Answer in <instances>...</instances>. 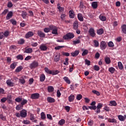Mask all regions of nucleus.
<instances>
[{
    "label": "nucleus",
    "instance_id": "obj_1",
    "mask_svg": "<svg viewBox=\"0 0 126 126\" xmlns=\"http://www.w3.org/2000/svg\"><path fill=\"white\" fill-rule=\"evenodd\" d=\"M15 116H16L17 118H20V117H21V118H26V117H27V110L23 109L20 111V113H16Z\"/></svg>",
    "mask_w": 126,
    "mask_h": 126
},
{
    "label": "nucleus",
    "instance_id": "obj_2",
    "mask_svg": "<svg viewBox=\"0 0 126 126\" xmlns=\"http://www.w3.org/2000/svg\"><path fill=\"white\" fill-rule=\"evenodd\" d=\"M45 72L46 73H48V74H52V75H57V74H58V73H60V71L56 70L55 71H52L49 69V68L45 67L44 68Z\"/></svg>",
    "mask_w": 126,
    "mask_h": 126
},
{
    "label": "nucleus",
    "instance_id": "obj_3",
    "mask_svg": "<svg viewBox=\"0 0 126 126\" xmlns=\"http://www.w3.org/2000/svg\"><path fill=\"white\" fill-rule=\"evenodd\" d=\"M74 38V34L71 32H68L63 36L64 40H69V39H73Z\"/></svg>",
    "mask_w": 126,
    "mask_h": 126
},
{
    "label": "nucleus",
    "instance_id": "obj_4",
    "mask_svg": "<svg viewBox=\"0 0 126 126\" xmlns=\"http://www.w3.org/2000/svg\"><path fill=\"white\" fill-rule=\"evenodd\" d=\"M107 48V43L105 42V41H101L100 43V49L102 50V51H104L106 50Z\"/></svg>",
    "mask_w": 126,
    "mask_h": 126
},
{
    "label": "nucleus",
    "instance_id": "obj_5",
    "mask_svg": "<svg viewBox=\"0 0 126 126\" xmlns=\"http://www.w3.org/2000/svg\"><path fill=\"white\" fill-rule=\"evenodd\" d=\"M89 33L90 35L93 38H94V37L96 36V33H95V30H94V29L93 28H91L89 29Z\"/></svg>",
    "mask_w": 126,
    "mask_h": 126
},
{
    "label": "nucleus",
    "instance_id": "obj_6",
    "mask_svg": "<svg viewBox=\"0 0 126 126\" xmlns=\"http://www.w3.org/2000/svg\"><path fill=\"white\" fill-rule=\"evenodd\" d=\"M40 97V94L39 93H34L32 94L31 96V98L32 99H39Z\"/></svg>",
    "mask_w": 126,
    "mask_h": 126
},
{
    "label": "nucleus",
    "instance_id": "obj_7",
    "mask_svg": "<svg viewBox=\"0 0 126 126\" xmlns=\"http://www.w3.org/2000/svg\"><path fill=\"white\" fill-rule=\"evenodd\" d=\"M38 65L39 63H38V62L34 61L31 64L30 68H31V69H32L33 68L37 67V66H38Z\"/></svg>",
    "mask_w": 126,
    "mask_h": 126
},
{
    "label": "nucleus",
    "instance_id": "obj_8",
    "mask_svg": "<svg viewBox=\"0 0 126 126\" xmlns=\"http://www.w3.org/2000/svg\"><path fill=\"white\" fill-rule=\"evenodd\" d=\"M37 34L40 38H45V37H46V34L41 31H38Z\"/></svg>",
    "mask_w": 126,
    "mask_h": 126
},
{
    "label": "nucleus",
    "instance_id": "obj_9",
    "mask_svg": "<svg viewBox=\"0 0 126 126\" xmlns=\"http://www.w3.org/2000/svg\"><path fill=\"white\" fill-rule=\"evenodd\" d=\"M34 35V33H33L32 32H28L26 35H25V37L26 39H29L30 37H32V36Z\"/></svg>",
    "mask_w": 126,
    "mask_h": 126
},
{
    "label": "nucleus",
    "instance_id": "obj_10",
    "mask_svg": "<svg viewBox=\"0 0 126 126\" xmlns=\"http://www.w3.org/2000/svg\"><path fill=\"white\" fill-rule=\"evenodd\" d=\"M12 16H13V12L12 11L9 12L6 16V20H9V19L11 18Z\"/></svg>",
    "mask_w": 126,
    "mask_h": 126
},
{
    "label": "nucleus",
    "instance_id": "obj_11",
    "mask_svg": "<svg viewBox=\"0 0 126 126\" xmlns=\"http://www.w3.org/2000/svg\"><path fill=\"white\" fill-rule=\"evenodd\" d=\"M77 18L79 21H81V22H83L84 21V19L83 18V16L82 15V14L81 13H78L77 14Z\"/></svg>",
    "mask_w": 126,
    "mask_h": 126
},
{
    "label": "nucleus",
    "instance_id": "obj_12",
    "mask_svg": "<svg viewBox=\"0 0 126 126\" xmlns=\"http://www.w3.org/2000/svg\"><path fill=\"white\" fill-rule=\"evenodd\" d=\"M69 15L70 18H74L75 14H74V11L73 10L69 11Z\"/></svg>",
    "mask_w": 126,
    "mask_h": 126
},
{
    "label": "nucleus",
    "instance_id": "obj_13",
    "mask_svg": "<svg viewBox=\"0 0 126 126\" xmlns=\"http://www.w3.org/2000/svg\"><path fill=\"white\" fill-rule=\"evenodd\" d=\"M39 49L41 51H47L48 47L45 44H41L39 47Z\"/></svg>",
    "mask_w": 126,
    "mask_h": 126
},
{
    "label": "nucleus",
    "instance_id": "obj_14",
    "mask_svg": "<svg viewBox=\"0 0 126 126\" xmlns=\"http://www.w3.org/2000/svg\"><path fill=\"white\" fill-rule=\"evenodd\" d=\"M60 59H61V54L59 53L58 54H57V55H56L54 58V62H55V63H58V62L60 61Z\"/></svg>",
    "mask_w": 126,
    "mask_h": 126
},
{
    "label": "nucleus",
    "instance_id": "obj_15",
    "mask_svg": "<svg viewBox=\"0 0 126 126\" xmlns=\"http://www.w3.org/2000/svg\"><path fill=\"white\" fill-rule=\"evenodd\" d=\"M6 83L8 86H10V87H13V86H14V84L12 83L10 80H7Z\"/></svg>",
    "mask_w": 126,
    "mask_h": 126
},
{
    "label": "nucleus",
    "instance_id": "obj_16",
    "mask_svg": "<svg viewBox=\"0 0 126 126\" xmlns=\"http://www.w3.org/2000/svg\"><path fill=\"white\" fill-rule=\"evenodd\" d=\"M118 118L121 122H125L126 119V115H125V117L123 116V115H118Z\"/></svg>",
    "mask_w": 126,
    "mask_h": 126
},
{
    "label": "nucleus",
    "instance_id": "obj_17",
    "mask_svg": "<svg viewBox=\"0 0 126 126\" xmlns=\"http://www.w3.org/2000/svg\"><path fill=\"white\" fill-rule=\"evenodd\" d=\"M73 26L74 30L78 29V27H79L78 25V21H75L73 23Z\"/></svg>",
    "mask_w": 126,
    "mask_h": 126
},
{
    "label": "nucleus",
    "instance_id": "obj_18",
    "mask_svg": "<svg viewBox=\"0 0 126 126\" xmlns=\"http://www.w3.org/2000/svg\"><path fill=\"white\" fill-rule=\"evenodd\" d=\"M47 101L48 103H55V102H56V100L55 99V98L52 97H48Z\"/></svg>",
    "mask_w": 126,
    "mask_h": 126
},
{
    "label": "nucleus",
    "instance_id": "obj_19",
    "mask_svg": "<svg viewBox=\"0 0 126 126\" xmlns=\"http://www.w3.org/2000/svg\"><path fill=\"white\" fill-rule=\"evenodd\" d=\"M117 105H118V103H117V102L115 100L110 101L109 104V106H111V107H113V106H114L115 107H116Z\"/></svg>",
    "mask_w": 126,
    "mask_h": 126
},
{
    "label": "nucleus",
    "instance_id": "obj_20",
    "mask_svg": "<svg viewBox=\"0 0 126 126\" xmlns=\"http://www.w3.org/2000/svg\"><path fill=\"white\" fill-rule=\"evenodd\" d=\"M33 52V49L31 48H25V50L24 53H26L27 54H31Z\"/></svg>",
    "mask_w": 126,
    "mask_h": 126
},
{
    "label": "nucleus",
    "instance_id": "obj_21",
    "mask_svg": "<svg viewBox=\"0 0 126 126\" xmlns=\"http://www.w3.org/2000/svg\"><path fill=\"white\" fill-rule=\"evenodd\" d=\"M58 9H59V11L60 12H63V11H64V8L61 6V4L58 3L57 4Z\"/></svg>",
    "mask_w": 126,
    "mask_h": 126
},
{
    "label": "nucleus",
    "instance_id": "obj_22",
    "mask_svg": "<svg viewBox=\"0 0 126 126\" xmlns=\"http://www.w3.org/2000/svg\"><path fill=\"white\" fill-rule=\"evenodd\" d=\"M96 33L97 35H102V34L104 33V29L102 28L99 29L97 30Z\"/></svg>",
    "mask_w": 126,
    "mask_h": 126
},
{
    "label": "nucleus",
    "instance_id": "obj_23",
    "mask_svg": "<svg viewBox=\"0 0 126 126\" xmlns=\"http://www.w3.org/2000/svg\"><path fill=\"white\" fill-rule=\"evenodd\" d=\"M99 18L100 19V20H101V21H106L107 20V18H106V17L105 16H103L102 15V14H101L99 16Z\"/></svg>",
    "mask_w": 126,
    "mask_h": 126
},
{
    "label": "nucleus",
    "instance_id": "obj_24",
    "mask_svg": "<svg viewBox=\"0 0 126 126\" xmlns=\"http://www.w3.org/2000/svg\"><path fill=\"white\" fill-rule=\"evenodd\" d=\"M104 61L106 64H110V63H111V59L108 57H106L104 58Z\"/></svg>",
    "mask_w": 126,
    "mask_h": 126
},
{
    "label": "nucleus",
    "instance_id": "obj_25",
    "mask_svg": "<svg viewBox=\"0 0 126 126\" xmlns=\"http://www.w3.org/2000/svg\"><path fill=\"white\" fill-rule=\"evenodd\" d=\"M79 54V51L76 50L74 52L71 53V55L72 57H76L77 56H78Z\"/></svg>",
    "mask_w": 126,
    "mask_h": 126
},
{
    "label": "nucleus",
    "instance_id": "obj_26",
    "mask_svg": "<svg viewBox=\"0 0 126 126\" xmlns=\"http://www.w3.org/2000/svg\"><path fill=\"white\" fill-rule=\"evenodd\" d=\"M23 107H24V106L22 105V104L21 103L16 106V110H17V111H19L20 110H22V109H23Z\"/></svg>",
    "mask_w": 126,
    "mask_h": 126
},
{
    "label": "nucleus",
    "instance_id": "obj_27",
    "mask_svg": "<svg viewBox=\"0 0 126 126\" xmlns=\"http://www.w3.org/2000/svg\"><path fill=\"white\" fill-rule=\"evenodd\" d=\"M118 67L120 70H123L124 69V65H123V63L121 62H119L118 63Z\"/></svg>",
    "mask_w": 126,
    "mask_h": 126
},
{
    "label": "nucleus",
    "instance_id": "obj_28",
    "mask_svg": "<svg viewBox=\"0 0 126 126\" xmlns=\"http://www.w3.org/2000/svg\"><path fill=\"white\" fill-rule=\"evenodd\" d=\"M75 98V96H74V95L71 94L68 97V101L69 102H73L74 100V98Z\"/></svg>",
    "mask_w": 126,
    "mask_h": 126
},
{
    "label": "nucleus",
    "instance_id": "obj_29",
    "mask_svg": "<svg viewBox=\"0 0 126 126\" xmlns=\"http://www.w3.org/2000/svg\"><path fill=\"white\" fill-rule=\"evenodd\" d=\"M92 6L94 9L97 8V7H98V3H97V1L93 2L92 3Z\"/></svg>",
    "mask_w": 126,
    "mask_h": 126
},
{
    "label": "nucleus",
    "instance_id": "obj_30",
    "mask_svg": "<svg viewBox=\"0 0 126 126\" xmlns=\"http://www.w3.org/2000/svg\"><path fill=\"white\" fill-rule=\"evenodd\" d=\"M45 79H46V76H45V74H42L40 75V81L41 82H44V81H45Z\"/></svg>",
    "mask_w": 126,
    "mask_h": 126
},
{
    "label": "nucleus",
    "instance_id": "obj_31",
    "mask_svg": "<svg viewBox=\"0 0 126 126\" xmlns=\"http://www.w3.org/2000/svg\"><path fill=\"white\" fill-rule=\"evenodd\" d=\"M23 69V67L22 66H19L16 68L15 69V72H20Z\"/></svg>",
    "mask_w": 126,
    "mask_h": 126
},
{
    "label": "nucleus",
    "instance_id": "obj_32",
    "mask_svg": "<svg viewBox=\"0 0 126 126\" xmlns=\"http://www.w3.org/2000/svg\"><path fill=\"white\" fill-rule=\"evenodd\" d=\"M63 79L67 84H70V80H69L68 77L65 76L63 78Z\"/></svg>",
    "mask_w": 126,
    "mask_h": 126
},
{
    "label": "nucleus",
    "instance_id": "obj_33",
    "mask_svg": "<svg viewBox=\"0 0 126 126\" xmlns=\"http://www.w3.org/2000/svg\"><path fill=\"white\" fill-rule=\"evenodd\" d=\"M108 71H109V72H110V73H111V74H113V73H114L115 71H116V69H115V68L113 67H111L109 68Z\"/></svg>",
    "mask_w": 126,
    "mask_h": 126
},
{
    "label": "nucleus",
    "instance_id": "obj_34",
    "mask_svg": "<svg viewBox=\"0 0 126 126\" xmlns=\"http://www.w3.org/2000/svg\"><path fill=\"white\" fill-rule=\"evenodd\" d=\"M47 90L48 92H54V87L52 86H48Z\"/></svg>",
    "mask_w": 126,
    "mask_h": 126
},
{
    "label": "nucleus",
    "instance_id": "obj_35",
    "mask_svg": "<svg viewBox=\"0 0 126 126\" xmlns=\"http://www.w3.org/2000/svg\"><path fill=\"white\" fill-rule=\"evenodd\" d=\"M94 47L95 48H98L99 47V41L97 40H94Z\"/></svg>",
    "mask_w": 126,
    "mask_h": 126
},
{
    "label": "nucleus",
    "instance_id": "obj_36",
    "mask_svg": "<svg viewBox=\"0 0 126 126\" xmlns=\"http://www.w3.org/2000/svg\"><path fill=\"white\" fill-rule=\"evenodd\" d=\"M18 43L20 44V45H23V44L25 43V40H24V39L21 38L18 40Z\"/></svg>",
    "mask_w": 126,
    "mask_h": 126
},
{
    "label": "nucleus",
    "instance_id": "obj_37",
    "mask_svg": "<svg viewBox=\"0 0 126 126\" xmlns=\"http://www.w3.org/2000/svg\"><path fill=\"white\" fill-rule=\"evenodd\" d=\"M122 31L124 34H126V25H123L122 26Z\"/></svg>",
    "mask_w": 126,
    "mask_h": 126
},
{
    "label": "nucleus",
    "instance_id": "obj_38",
    "mask_svg": "<svg viewBox=\"0 0 126 126\" xmlns=\"http://www.w3.org/2000/svg\"><path fill=\"white\" fill-rule=\"evenodd\" d=\"M16 65H17V64L16 63H13L11 64L10 67L11 68V69H14V68L16 67Z\"/></svg>",
    "mask_w": 126,
    "mask_h": 126
},
{
    "label": "nucleus",
    "instance_id": "obj_39",
    "mask_svg": "<svg viewBox=\"0 0 126 126\" xmlns=\"http://www.w3.org/2000/svg\"><path fill=\"white\" fill-rule=\"evenodd\" d=\"M58 124L60 125V126H63L64 124H65V120L64 119H62L59 121Z\"/></svg>",
    "mask_w": 126,
    "mask_h": 126
},
{
    "label": "nucleus",
    "instance_id": "obj_40",
    "mask_svg": "<svg viewBox=\"0 0 126 126\" xmlns=\"http://www.w3.org/2000/svg\"><path fill=\"white\" fill-rule=\"evenodd\" d=\"M16 59H17V60H20V61H23V55L20 54L19 55H17L16 56Z\"/></svg>",
    "mask_w": 126,
    "mask_h": 126
},
{
    "label": "nucleus",
    "instance_id": "obj_41",
    "mask_svg": "<svg viewBox=\"0 0 126 126\" xmlns=\"http://www.w3.org/2000/svg\"><path fill=\"white\" fill-rule=\"evenodd\" d=\"M40 116L41 119H42V120H45V119H46V114H45V112H41Z\"/></svg>",
    "mask_w": 126,
    "mask_h": 126
},
{
    "label": "nucleus",
    "instance_id": "obj_42",
    "mask_svg": "<svg viewBox=\"0 0 126 126\" xmlns=\"http://www.w3.org/2000/svg\"><path fill=\"white\" fill-rule=\"evenodd\" d=\"M28 102L27 99H23L22 102H21V104L22 106H24V105L26 104V103Z\"/></svg>",
    "mask_w": 126,
    "mask_h": 126
},
{
    "label": "nucleus",
    "instance_id": "obj_43",
    "mask_svg": "<svg viewBox=\"0 0 126 126\" xmlns=\"http://www.w3.org/2000/svg\"><path fill=\"white\" fill-rule=\"evenodd\" d=\"M88 53H89L88 50L85 49V50L83 52V53H82V56L83 57H84V56H87V55H88Z\"/></svg>",
    "mask_w": 126,
    "mask_h": 126
},
{
    "label": "nucleus",
    "instance_id": "obj_44",
    "mask_svg": "<svg viewBox=\"0 0 126 126\" xmlns=\"http://www.w3.org/2000/svg\"><path fill=\"white\" fill-rule=\"evenodd\" d=\"M22 79H19V82L21 83V84H25V79H24L23 77H21Z\"/></svg>",
    "mask_w": 126,
    "mask_h": 126
},
{
    "label": "nucleus",
    "instance_id": "obj_45",
    "mask_svg": "<svg viewBox=\"0 0 126 126\" xmlns=\"http://www.w3.org/2000/svg\"><path fill=\"white\" fill-rule=\"evenodd\" d=\"M108 121L109 122V123H117V120H116V119H115L109 118Z\"/></svg>",
    "mask_w": 126,
    "mask_h": 126
},
{
    "label": "nucleus",
    "instance_id": "obj_46",
    "mask_svg": "<svg viewBox=\"0 0 126 126\" xmlns=\"http://www.w3.org/2000/svg\"><path fill=\"white\" fill-rule=\"evenodd\" d=\"M15 101L17 102V103H20L22 101V98L21 97H17L15 98Z\"/></svg>",
    "mask_w": 126,
    "mask_h": 126
},
{
    "label": "nucleus",
    "instance_id": "obj_47",
    "mask_svg": "<svg viewBox=\"0 0 126 126\" xmlns=\"http://www.w3.org/2000/svg\"><path fill=\"white\" fill-rule=\"evenodd\" d=\"M10 22H11V23H12L13 25H16V24H17V22L14 19H11L10 20Z\"/></svg>",
    "mask_w": 126,
    "mask_h": 126
},
{
    "label": "nucleus",
    "instance_id": "obj_48",
    "mask_svg": "<svg viewBox=\"0 0 126 126\" xmlns=\"http://www.w3.org/2000/svg\"><path fill=\"white\" fill-rule=\"evenodd\" d=\"M0 119L2 121H6V117L5 116H3L2 114H0Z\"/></svg>",
    "mask_w": 126,
    "mask_h": 126
},
{
    "label": "nucleus",
    "instance_id": "obj_49",
    "mask_svg": "<svg viewBox=\"0 0 126 126\" xmlns=\"http://www.w3.org/2000/svg\"><path fill=\"white\" fill-rule=\"evenodd\" d=\"M94 70H95L96 71H99L100 70V67L97 65H95L94 66Z\"/></svg>",
    "mask_w": 126,
    "mask_h": 126
},
{
    "label": "nucleus",
    "instance_id": "obj_50",
    "mask_svg": "<svg viewBox=\"0 0 126 126\" xmlns=\"http://www.w3.org/2000/svg\"><path fill=\"white\" fill-rule=\"evenodd\" d=\"M52 33L57 35L58 34V28H56L54 30H52Z\"/></svg>",
    "mask_w": 126,
    "mask_h": 126
},
{
    "label": "nucleus",
    "instance_id": "obj_51",
    "mask_svg": "<svg viewBox=\"0 0 126 126\" xmlns=\"http://www.w3.org/2000/svg\"><path fill=\"white\" fill-rule=\"evenodd\" d=\"M76 99L78 100H80L81 99H82V95L81 94H78L77 95Z\"/></svg>",
    "mask_w": 126,
    "mask_h": 126
},
{
    "label": "nucleus",
    "instance_id": "obj_52",
    "mask_svg": "<svg viewBox=\"0 0 126 126\" xmlns=\"http://www.w3.org/2000/svg\"><path fill=\"white\" fill-rule=\"evenodd\" d=\"M92 92L94 93V94H95V95H97V96H100V92L96 90H93Z\"/></svg>",
    "mask_w": 126,
    "mask_h": 126
},
{
    "label": "nucleus",
    "instance_id": "obj_53",
    "mask_svg": "<svg viewBox=\"0 0 126 126\" xmlns=\"http://www.w3.org/2000/svg\"><path fill=\"white\" fill-rule=\"evenodd\" d=\"M108 47H112L115 46V44H114L112 41H110L108 43Z\"/></svg>",
    "mask_w": 126,
    "mask_h": 126
},
{
    "label": "nucleus",
    "instance_id": "obj_54",
    "mask_svg": "<svg viewBox=\"0 0 126 126\" xmlns=\"http://www.w3.org/2000/svg\"><path fill=\"white\" fill-rule=\"evenodd\" d=\"M89 109H90V110H94V111H95L96 110V109H97V107L96 106H93L92 105L91 106H89Z\"/></svg>",
    "mask_w": 126,
    "mask_h": 126
},
{
    "label": "nucleus",
    "instance_id": "obj_55",
    "mask_svg": "<svg viewBox=\"0 0 126 126\" xmlns=\"http://www.w3.org/2000/svg\"><path fill=\"white\" fill-rule=\"evenodd\" d=\"M103 107V104L101 103H99L97 104V106H96V108H97V109H101L102 107Z\"/></svg>",
    "mask_w": 126,
    "mask_h": 126
},
{
    "label": "nucleus",
    "instance_id": "obj_56",
    "mask_svg": "<svg viewBox=\"0 0 126 126\" xmlns=\"http://www.w3.org/2000/svg\"><path fill=\"white\" fill-rule=\"evenodd\" d=\"M63 48H64V46H58L55 47V50H60Z\"/></svg>",
    "mask_w": 126,
    "mask_h": 126
},
{
    "label": "nucleus",
    "instance_id": "obj_57",
    "mask_svg": "<svg viewBox=\"0 0 126 126\" xmlns=\"http://www.w3.org/2000/svg\"><path fill=\"white\" fill-rule=\"evenodd\" d=\"M73 43L74 45H76L77 44H80V40L77 39V40H74L73 41Z\"/></svg>",
    "mask_w": 126,
    "mask_h": 126
},
{
    "label": "nucleus",
    "instance_id": "obj_58",
    "mask_svg": "<svg viewBox=\"0 0 126 126\" xmlns=\"http://www.w3.org/2000/svg\"><path fill=\"white\" fill-rule=\"evenodd\" d=\"M57 28V27L55 26H53V25H50L49 26V29H50V30H54L55 29H56Z\"/></svg>",
    "mask_w": 126,
    "mask_h": 126
},
{
    "label": "nucleus",
    "instance_id": "obj_59",
    "mask_svg": "<svg viewBox=\"0 0 126 126\" xmlns=\"http://www.w3.org/2000/svg\"><path fill=\"white\" fill-rule=\"evenodd\" d=\"M7 12H8V9H6L4 10V11L2 12L1 14H2L3 15H6Z\"/></svg>",
    "mask_w": 126,
    "mask_h": 126
},
{
    "label": "nucleus",
    "instance_id": "obj_60",
    "mask_svg": "<svg viewBox=\"0 0 126 126\" xmlns=\"http://www.w3.org/2000/svg\"><path fill=\"white\" fill-rule=\"evenodd\" d=\"M57 94V97L58 98H60L61 97V96L62 95V94L61 93L60 90H58Z\"/></svg>",
    "mask_w": 126,
    "mask_h": 126
},
{
    "label": "nucleus",
    "instance_id": "obj_61",
    "mask_svg": "<svg viewBox=\"0 0 126 126\" xmlns=\"http://www.w3.org/2000/svg\"><path fill=\"white\" fill-rule=\"evenodd\" d=\"M63 64L65 65H68V58H66L65 59V62L63 63Z\"/></svg>",
    "mask_w": 126,
    "mask_h": 126
},
{
    "label": "nucleus",
    "instance_id": "obj_62",
    "mask_svg": "<svg viewBox=\"0 0 126 126\" xmlns=\"http://www.w3.org/2000/svg\"><path fill=\"white\" fill-rule=\"evenodd\" d=\"M43 31L45 33H49V32H50V29L48 28H45L44 29Z\"/></svg>",
    "mask_w": 126,
    "mask_h": 126
},
{
    "label": "nucleus",
    "instance_id": "obj_63",
    "mask_svg": "<svg viewBox=\"0 0 126 126\" xmlns=\"http://www.w3.org/2000/svg\"><path fill=\"white\" fill-rule=\"evenodd\" d=\"M66 16V15L65 14H62L61 15V19L62 20H64V18Z\"/></svg>",
    "mask_w": 126,
    "mask_h": 126
},
{
    "label": "nucleus",
    "instance_id": "obj_64",
    "mask_svg": "<svg viewBox=\"0 0 126 126\" xmlns=\"http://www.w3.org/2000/svg\"><path fill=\"white\" fill-rule=\"evenodd\" d=\"M95 59H99V58H100V54L99 53V52H97L95 53Z\"/></svg>",
    "mask_w": 126,
    "mask_h": 126
}]
</instances>
